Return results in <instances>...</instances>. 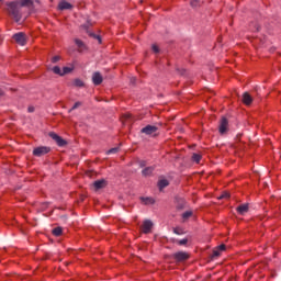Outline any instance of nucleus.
Listing matches in <instances>:
<instances>
[{"label":"nucleus","instance_id":"obj_7","mask_svg":"<svg viewBox=\"0 0 281 281\" xmlns=\"http://www.w3.org/2000/svg\"><path fill=\"white\" fill-rule=\"evenodd\" d=\"M142 232L143 234H150L153 232V221L145 220L142 225Z\"/></svg>","mask_w":281,"mask_h":281},{"label":"nucleus","instance_id":"obj_37","mask_svg":"<svg viewBox=\"0 0 281 281\" xmlns=\"http://www.w3.org/2000/svg\"><path fill=\"white\" fill-rule=\"evenodd\" d=\"M27 111L29 113H34V106H29Z\"/></svg>","mask_w":281,"mask_h":281},{"label":"nucleus","instance_id":"obj_14","mask_svg":"<svg viewBox=\"0 0 281 281\" xmlns=\"http://www.w3.org/2000/svg\"><path fill=\"white\" fill-rule=\"evenodd\" d=\"M75 43H76V45H77V47L79 48L80 52H85V49H87V45H85L83 41H81L79 38H76Z\"/></svg>","mask_w":281,"mask_h":281},{"label":"nucleus","instance_id":"obj_35","mask_svg":"<svg viewBox=\"0 0 281 281\" xmlns=\"http://www.w3.org/2000/svg\"><path fill=\"white\" fill-rule=\"evenodd\" d=\"M225 247H226L225 244H222L218 246L217 249H218V251H225Z\"/></svg>","mask_w":281,"mask_h":281},{"label":"nucleus","instance_id":"obj_27","mask_svg":"<svg viewBox=\"0 0 281 281\" xmlns=\"http://www.w3.org/2000/svg\"><path fill=\"white\" fill-rule=\"evenodd\" d=\"M61 74H63V76H65L66 74H71V68L70 67H64Z\"/></svg>","mask_w":281,"mask_h":281},{"label":"nucleus","instance_id":"obj_3","mask_svg":"<svg viewBox=\"0 0 281 281\" xmlns=\"http://www.w3.org/2000/svg\"><path fill=\"white\" fill-rule=\"evenodd\" d=\"M48 135L54 139V142H56L57 146H59L60 148L67 146V140H65V138L60 137L58 134L50 132Z\"/></svg>","mask_w":281,"mask_h":281},{"label":"nucleus","instance_id":"obj_4","mask_svg":"<svg viewBox=\"0 0 281 281\" xmlns=\"http://www.w3.org/2000/svg\"><path fill=\"white\" fill-rule=\"evenodd\" d=\"M13 40L15 41V43H18V45H22V47L27 43V38L25 37V33L23 32L15 33L13 35Z\"/></svg>","mask_w":281,"mask_h":281},{"label":"nucleus","instance_id":"obj_13","mask_svg":"<svg viewBox=\"0 0 281 281\" xmlns=\"http://www.w3.org/2000/svg\"><path fill=\"white\" fill-rule=\"evenodd\" d=\"M237 212L238 214H247V212H249V204H240L238 207H237Z\"/></svg>","mask_w":281,"mask_h":281},{"label":"nucleus","instance_id":"obj_10","mask_svg":"<svg viewBox=\"0 0 281 281\" xmlns=\"http://www.w3.org/2000/svg\"><path fill=\"white\" fill-rule=\"evenodd\" d=\"M241 100L246 104V106H249V104L254 102V98H251V94H249V92H244Z\"/></svg>","mask_w":281,"mask_h":281},{"label":"nucleus","instance_id":"obj_5","mask_svg":"<svg viewBox=\"0 0 281 281\" xmlns=\"http://www.w3.org/2000/svg\"><path fill=\"white\" fill-rule=\"evenodd\" d=\"M159 131V127L158 126H155V125H146L145 127H143L140 130V133H143L144 135H153L155 134L156 132Z\"/></svg>","mask_w":281,"mask_h":281},{"label":"nucleus","instance_id":"obj_34","mask_svg":"<svg viewBox=\"0 0 281 281\" xmlns=\"http://www.w3.org/2000/svg\"><path fill=\"white\" fill-rule=\"evenodd\" d=\"M58 60H60V56H54L52 58V63H54V64L58 63Z\"/></svg>","mask_w":281,"mask_h":281},{"label":"nucleus","instance_id":"obj_38","mask_svg":"<svg viewBox=\"0 0 281 281\" xmlns=\"http://www.w3.org/2000/svg\"><path fill=\"white\" fill-rule=\"evenodd\" d=\"M3 95H4V92H3V90L0 88V98H3Z\"/></svg>","mask_w":281,"mask_h":281},{"label":"nucleus","instance_id":"obj_19","mask_svg":"<svg viewBox=\"0 0 281 281\" xmlns=\"http://www.w3.org/2000/svg\"><path fill=\"white\" fill-rule=\"evenodd\" d=\"M173 234H176L177 236H183V234H186V232L181 227H176V228H173Z\"/></svg>","mask_w":281,"mask_h":281},{"label":"nucleus","instance_id":"obj_16","mask_svg":"<svg viewBox=\"0 0 281 281\" xmlns=\"http://www.w3.org/2000/svg\"><path fill=\"white\" fill-rule=\"evenodd\" d=\"M168 186H170V182L166 179H161L158 181V188L159 190H164V188H168Z\"/></svg>","mask_w":281,"mask_h":281},{"label":"nucleus","instance_id":"obj_2","mask_svg":"<svg viewBox=\"0 0 281 281\" xmlns=\"http://www.w3.org/2000/svg\"><path fill=\"white\" fill-rule=\"evenodd\" d=\"M48 153H52V147L47 146H40L33 149L34 157H43L44 155H47Z\"/></svg>","mask_w":281,"mask_h":281},{"label":"nucleus","instance_id":"obj_29","mask_svg":"<svg viewBox=\"0 0 281 281\" xmlns=\"http://www.w3.org/2000/svg\"><path fill=\"white\" fill-rule=\"evenodd\" d=\"M218 256H221V250L218 249L213 250V258H218Z\"/></svg>","mask_w":281,"mask_h":281},{"label":"nucleus","instance_id":"obj_17","mask_svg":"<svg viewBox=\"0 0 281 281\" xmlns=\"http://www.w3.org/2000/svg\"><path fill=\"white\" fill-rule=\"evenodd\" d=\"M140 201L144 205H154L155 199L153 198H140Z\"/></svg>","mask_w":281,"mask_h":281},{"label":"nucleus","instance_id":"obj_20","mask_svg":"<svg viewBox=\"0 0 281 281\" xmlns=\"http://www.w3.org/2000/svg\"><path fill=\"white\" fill-rule=\"evenodd\" d=\"M53 235L54 236H61L63 235V227H55L53 229Z\"/></svg>","mask_w":281,"mask_h":281},{"label":"nucleus","instance_id":"obj_26","mask_svg":"<svg viewBox=\"0 0 281 281\" xmlns=\"http://www.w3.org/2000/svg\"><path fill=\"white\" fill-rule=\"evenodd\" d=\"M78 106H82V102H80V101L76 102V103L74 104V106L70 109L69 112L76 111V109H78Z\"/></svg>","mask_w":281,"mask_h":281},{"label":"nucleus","instance_id":"obj_15","mask_svg":"<svg viewBox=\"0 0 281 281\" xmlns=\"http://www.w3.org/2000/svg\"><path fill=\"white\" fill-rule=\"evenodd\" d=\"M95 190H102V188H104V186H106V181L105 180H97L93 183Z\"/></svg>","mask_w":281,"mask_h":281},{"label":"nucleus","instance_id":"obj_12","mask_svg":"<svg viewBox=\"0 0 281 281\" xmlns=\"http://www.w3.org/2000/svg\"><path fill=\"white\" fill-rule=\"evenodd\" d=\"M103 78L102 75L100 72H94L92 75V82L93 85L98 86V85H102Z\"/></svg>","mask_w":281,"mask_h":281},{"label":"nucleus","instance_id":"obj_28","mask_svg":"<svg viewBox=\"0 0 281 281\" xmlns=\"http://www.w3.org/2000/svg\"><path fill=\"white\" fill-rule=\"evenodd\" d=\"M178 245L180 246L188 245V238L178 240Z\"/></svg>","mask_w":281,"mask_h":281},{"label":"nucleus","instance_id":"obj_1","mask_svg":"<svg viewBox=\"0 0 281 281\" xmlns=\"http://www.w3.org/2000/svg\"><path fill=\"white\" fill-rule=\"evenodd\" d=\"M7 11L12 16L15 23H21L23 19V13L21 12V8H34L33 0H15L11 2H7Z\"/></svg>","mask_w":281,"mask_h":281},{"label":"nucleus","instance_id":"obj_11","mask_svg":"<svg viewBox=\"0 0 281 281\" xmlns=\"http://www.w3.org/2000/svg\"><path fill=\"white\" fill-rule=\"evenodd\" d=\"M153 172H155V166L145 167L142 170L143 177H153Z\"/></svg>","mask_w":281,"mask_h":281},{"label":"nucleus","instance_id":"obj_8","mask_svg":"<svg viewBox=\"0 0 281 281\" xmlns=\"http://www.w3.org/2000/svg\"><path fill=\"white\" fill-rule=\"evenodd\" d=\"M173 258L177 260V262H183L184 260H188L190 256L186 251H178L173 254Z\"/></svg>","mask_w":281,"mask_h":281},{"label":"nucleus","instance_id":"obj_36","mask_svg":"<svg viewBox=\"0 0 281 281\" xmlns=\"http://www.w3.org/2000/svg\"><path fill=\"white\" fill-rule=\"evenodd\" d=\"M186 202L181 201L180 204H178V210H183V205Z\"/></svg>","mask_w":281,"mask_h":281},{"label":"nucleus","instance_id":"obj_9","mask_svg":"<svg viewBox=\"0 0 281 281\" xmlns=\"http://www.w3.org/2000/svg\"><path fill=\"white\" fill-rule=\"evenodd\" d=\"M74 9V4L67 2L66 0H61L58 3V10L64 11V10H72Z\"/></svg>","mask_w":281,"mask_h":281},{"label":"nucleus","instance_id":"obj_22","mask_svg":"<svg viewBox=\"0 0 281 281\" xmlns=\"http://www.w3.org/2000/svg\"><path fill=\"white\" fill-rule=\"evenodd\" d=\"M52 71L57 76H63V70L58 66L53 67Z\"/></svg>","mask_w":281,"mask_h":281},{"label":"nucleus","instance_id":"obj_21","mask_svg":"<svg viewBox=\"0 0 281 281\" xmlns=\"http://www.w3.org/2000/svg\"><path fill=\"white\" fill-rule=\"evenodd\" d=\"M191 8H199L201 5V0H190Z\"/></svg>","mask_w":281,"mask_h":281},{"label":"nucleus","instance_id":"obj_23","mask_svg":"<svg viewBox=\"0 0 281 281\" xmlns=\"http://www.w3.org/2000/svg\"><path fill=\"white\" fill-rule=\"evenodd\" d=\"M192 211H186L183 214H182V218L183 221H188V218H190V216H192Z\"/></svg>","mask_w":281,"mask_h":281},{"label":"nucleus","instance_id":"obj_32","mask_svg":"<svg viewBox=\"0 0 281 281\" xmlns=\"http://www.w3.org/2000/svg\"><path fill=\"white\" fill-rule=\"evenodd\" d=\"M90 36H92L93 38H97V41H99V43H102V38L100 37V35H95V34L91 33Z\"/></svg>","mask_w":281,"mask_h":281},{"label":"nucleus","instance_id":"obj_24","mask_svg":"<svg viewBox=\"0 0 281 281\" xmlns=\"http://www.w3.org/2000/svg\"><path fill=\"white\" fill-rule=\"evenodd\" d=\"M120 150V147H114V148H111L108 150V155H115V153H119Z\"/></svg>","mask_w":281,"mask_h":281},{"label":"nucleus","instance_id":"obj_39","mask_svg":"<svg viewBox=\"0 0 281 281\" xmlns=\"http://www.w3.org/2000/svg\"><path fill=\"white\" fill-rule=\"evenodd\" d=\"M124 117L125 120H131V114H125Z\"/></svg>","mask_w":281,"mask_h":281},{"label":"nucleus","instance_id":"obj_30","mask_svg":"<svg viewBox=\"0 0 281 281\" xmlns=\"http://www.w3.org/2000/svg\"><path fill=\"white\" fill-rule=\"evenodd\" d=\"M151 49L155 54H159V46L158 45H153Z\"/></svg>","mask_w":281,"mask_h":281},{"label":"nucleus","instance_id":"obj_6","mask_svg":"<svg viewBox=\"0 0 281 281\" xmlns=\"http://www.w3.org/2000/svg\"><path fill=\"white\" fill-rule=\"evenodd\" d=\"M228 126H229V122L225 116H223L222 120L220 121V127H218L221 135H225Z\"/></svg>","mask_w":281,"mask_h":281},{"label":"nucleus","instance_id":"obj_25","mask_svg":"<svg viewBox=\"0 0 281 281\" xmlns=\"http://www.w3.org/2000/svg\"><path fill=\"white\" fill-rule=\"evenodd\" d=\"M75 87H85V82H82V80H80V79H76Z\"/></svg>","mask_w":281,"mask_h":281},{"label":"nucleus","instance_id":"obj_18","mask_svg":"<svg viewBox=\"0 0 281 281\" xmlns=\"http://www.w3.org/2000/svg\"><path fill=\"white\" fill-rule=\"evenodd\" d=\"M201 159H202L201 154H193L192 155V161H194L195 164H201Z\"/></svg>","mask_w":281,"mask_h":281},{"label":"nucleus","instance_id":"obj_33","mask_svg":"<svg viewBox=\"0 0 281 281\" xmlns=\"http://www.w3.org/2000/svg\"><path fill=\"white\" fill-rule=\"evenodd\" d=\"M138 166L139 168H146V160H139Z\"/></svg>","mask_w":281,"mask_h":281},{"label":"nucleus","instance_id":"obj_31","mask_svg":"<svg viewBox=\"0 0 281 281\" xmlns=\"http://www.w3.org/2000/svg\"><path fill=\"white\" fill-rule=\"evenodd\" d=\"M218 199H229V193L228 192H224L220 195Z\"/></svg>","mask_w":281,"mask_h":281}]
</instances>
